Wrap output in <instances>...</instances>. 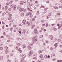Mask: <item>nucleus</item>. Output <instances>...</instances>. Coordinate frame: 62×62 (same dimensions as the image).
<instances>
[{
    "mask_svg": "<svg viewBox=\"0 0 62 62\" xmlns=\"http://www.w3.org/2000/svg\"><path fill=\"white\" fill-rule=\"evenodd\" d=\"M38 38V36L37 35H36L35 37H33L32 38V41H37L38 40V39H37Z\"/></svg>",
    "mask_w": 62,
    "mask_h": 62,
    "instance_id": "f257e3e1",
    "label": "nucleus"
},
{
    "mask_svg": "<svg viewBox=\"0 0 62 62\" xmlns=\"http://www.w3.org/2000/svg\"><path fill=\"white\" fill-rule=\"evenodd\" d=\"M20 11V12H22V11H23L24 12H25V13H26V12H27V11H26V9H24V8H21L19 10Z\"/></svg>",
    "mask_w": 62,
    "mask_h": 62,
    "instance_id": "f03ea898",
    "label": "nucleus"
},
{
    "mask_svg": "<svg viewBox=\"0 0 62 62\" xmlns=\"http://www.w3.org/2000/svg\"><path fill=\"white\" fill-rule=\"evenodd\" d=\"M16 6H14V5L12 4L11 5V8H13V7H14L13 9H14V10H15L16 9Z\"/></svg>",
    "mask_w": 62,
    "mask_h": 62,
    "instance_id": "7ed1b4c3",
    "label": "nucleus"
},
{
    "mask_svg": "<svg viewBox=\"0 0 62 62\" xmlns=\"http://www.w3.org/2000/svg\"><path fill=\"white\" fill-rule=\"evenodd\" d=\"M32 54H33V51H30V53L29 54V56H30V55H31Z\"/></svg>",
    "mask_w": 62,
    "mask_h": 62,
    "instance_id": "20e7f679",
    "label": "nucleus"
},
{
    "mask_svg": "<svg viewBox=\"0 0 62 62\" xmlns=\"http://www.w3.org/2000/svg\"><path fill=\"white\" fill-rule=\"evenodd\" d=\"M34 33L35 34H38V31L36 29L34 30Z\"/></svg>",
    "mask_w": 62,
    "mask_h": 62,
    "instance_id": "39448f33",
    "label": "nucleus"
},
{
    "mask_svg": "<svg viewBox=\"0 0 62 62\" xmlns=\"http://www.w3.org/2000/svg\"><path fill=\"white\" fill-rule=\"evenodd\" d=\"M22 46L23 47V49H24V48H26V46H25V44H24L22 45Z\"/></svg>",
    "mask_w": 62,
    "mask_h": 62,
    "instance_id": "423d86ee",
    "label": "nucleus"
},
{
    "mask_svg": "<svg viewBox=\"0 0 62 62\" xmlns=\"http://www.w3.org/2000/svg\"><path fill=\"white\" fill-rule=\"evenodd\" d=\"M5 10H7V9H8V6H5Z\"/></svg>",
    "mask_w": 62,
    "mask_h": 62,
    "instance_id": "0eeeda50",
    "label": "nucleus"
},
{
    "mask_svg": "<svg viewBox=\"0 0 62 62\" xmlns=\"http://www.w3.org/2000/svg\"><path fill=\"white\" fill-rule=\"evenodd\" d=\"M48 8H45L44 9V10L45 11L44 12V14H45V13H46V12H47V11H46L47 9H48Z\"/></svg>",
    "mask_w": 62,
    "mask_h": 62,
    "instance_id": "6e6552de",
    "label": "nucleus"
},
{
    "mask_svg": "<svg viewBox=\"0 0 62 62\" xmlns=\"http://www.w3.org/2000/svg\"><path fill=\"white\" fill-rule=\"evenodd\" d=\"M28 48L29 49V50H31L32 49V48H31L30 46H29L28 47Z\"/></svg>",
    "mask_w": 62,
    "mask_h": 62,
    "instance_id": "1a4fd4ad",
    "label": "nucleus"
},
{
    "mask_svg": "<svg viewBox=\"0 0 62 62\" xmlns=\"http://www.w3.org/2000/svg\"><path fill=\"white\" fill-rule=\"evenodd\" d=\"M25 55L24 54H22V57H23V58H25Z\"/></svg>",
    "mask_w": 62,
    "mask_h": 62,
    "instance_id": "9d476101",
    "label": "nucleus"
},
{
    "mask_svg": "<svg viewBox=\"0 0 62 62\" xmlns=\"http://www.w3.org/2000/svg\"><path fill=\"white\" fill-rule=\"evenodd\" d=\"M26 22V20H23V21L22 22V23H24V24H25V23Z\"/></svg>",
    "mask_w": 62,
    "mask_h": 62,
    "instance_id": "9b49d317",
    "label": "nucleus"
},
{
    "mask_svg": "<svg viewBox=\"0 0 62 62\" xmlns=\"http://www.w3.org/2000/svg\"><path fill=\"white\" fill-rule=\"evenodd\" d=\"M54 8H55V9H58V8L57 7L54 6Z\"/></svg>",
    "mask_w": 62,
    "mask_h": 62,
    "instance_id": "f8f14e48",
    "label": "nucleus"
},
{
    "mask_svg": "<svg viewBox=\"0 0 62 62\" xmlns=\"http://www.w3.org/2000/svg\"><path fill=\"white\" fill-rule=\"evenodd\" d=\"M27 5V6L28 7H29L30 6V3H29V2H28Z\"/></svg>",
    "mask_w": 62,
    "mask_h": 62,
    "instance_id": "ddd939ff",
    "label": "nucleus"
},
{
    "mask_svg": "<svg viewBox=\"0 0 62 62\" xmlns=\"http://www.w3.org/2000/svg\"><path fill=\"white\" fill-rule=\"evenodd\" d=\"M27 9H28V10H29V11H32L31 10H30V9L28 8H27Z\"/></svg>",
    "mask_w": 62,
    "mask_h": 62,
    "instance_id": "4468645a",
    "label": "nucleus"
},
{
    "mask_svg": "<svg viewBox=\"0 0 62 62\" xmlns=\"http://www.w3.org/2000/svg\"><path fill=\"white\" fill-rule=\"evenodd\" d=\"M28 22H27L26 23L27 24H28V26H30V23L29 22L28 23Z\"/></svg>",
    "mask_w": 62,
    "mask_h": 62,
    "instance_id": "2eb2a0df",
    "label": "nucleus"
},
{
    "mask_svg": "<svg viewBox=\"0 0 62 62\" xmlns=\"http://www.w3.org/2000/svg\"><path fill=\"white\" fill-rule=\"evenodd\" d=\"M24 59V58H22L21 59V60L20 61V62H23V61Z\"/></svg>",
    "mask_w": 62,
    "mask_h": 62,
    "instance_id": "dca6fc26",
    "label": "nucleus"
},
{
    "mask_svg": "<svg viewBox=\"0 0 62 62\" xmlns=\"http://www.w3.org/2000/svg\"><path fill=\"white\" fill-rule=\"evenodd\" d=\"M16 39L17 40H21V38H17Z\"/></svg>",
    "mask_w": 62,
    "mask_h": 62,
    "instance_id": "f3484780",
    "label": "nucleus"
},
{
    "mask_svg": "<svg viewBox=\"0 0 62 62\" xmlns=\"http://www.w3.org/2000/svg\"><path fill=\"white\" fill-rule=\"evenodd\" d=\"M8 19L10 21V20H11V19H12V18L11 17H9L8 18Z\"/></svg>",
    "mask_w": 62,
    "mask_h": 62,
    "instance_id": "a211bd4d",
    "label": "nucleus"
},
{
    "mask_svg": "<svg viewBox=\"0 0 62 62\" xmlns=\"http://www.w3.org/2000/svg\"><path fill=\"white\" fill-rule=\"evenodd\" d=\"M3 59V57L2 56L1 57H0V60H2Z\"/></svg>",
    "mask_w": 62,
    "mask_h": 62,
    "instance_id": "6ab92c4d",
    "label": "nucleus"
},
{
    "mask_svg": "<svg viewBox=\"0 0 62 62\" xmlns=\"http://www.w3.org/2000/svg\"><path fill=\"white\" fill-rule=\"evenodd\" d=\"M23 32L24 34L25 33V32H26L25 30H23Z\"/></svg>",
    "mask_w": 62,
    "mask_h": 62,
    "instance_id": "aec40b11",
    "label": "nucleus"
},
{
    "mask_svg": "<svg viewBox=\"0 0 62 62\" xmlns=\"http://www.w3.org/2000/svg\"><path fill=\"white\" fill-rule=\"evenodd\" d=\"M46 27H48V23L46 22Z\"/></svg>",
    "mask_w": 62,
    "mask_h": 62,
    "instance_id": "412c9836",
    "label": "nucleus"
},
{
    "mask_svg": "<svg viewBox=\"0 0 62 62\" xmlns=\"http://www.w3.org/2000/svg\"><path fill=\"white\" fill-rule=\"evenodd\" d=\"M24 13H22L21 14V16H24Z\"/></svg>",
    "mask_w": 62,
    "mask_h": 62,
    "instance_id": "4be33fe9",
    "label": "nucleus"
},
{
    "mask_svg": "<svg viewBox=\"0 0 62 62\" xmlns=\"http://www.w3.org/2000/svg\"><path fill=\"white\" fill-rule=\"evenodd\" d=\"M39 54H40L41 53H42V51L39 50Z\"/></svg>",
    "mask_w": 62,
    "mask_h": 62,
    "instance_id": "5701e85b",
    "label": "nucleus"
},
{
    "mask_svg": "<svg viewBox=\"0 0 62 62\" xmlns=\"http://www.w3.org/2000/svg\"><path fill=\"white\" fill-rule=\"evenodd\" d=\"M5 48L6 50H7V49H8V47L5 46L4 47Z\"/></svg>",
    "mask_w": 62,
    "mask_h": 62,
    "instance_id": "b1692460",
    "label": "nucleus"
},
{
    "mask_svg": "<svg viewBox=\"0 0 62 62\" xmlns=\"http://www.w3.org/2000/svg\"><path fill=\"white\" fill-rule=\"evenodd\" d=\"M61 39H58V42H60V41H61Z\"/></svg>",
    "mask_w": 62,
    "mask_h": 62,
    "instance_id": "393cba45",
    "label": "nucleus"
},
{
    "mask_svg": "<svg viewBox=\"0 0 62 62\" xmlns=\"http://www.w3.org/2000/svg\"><path fill=\"white\" fill-rule=\"evenodd\" d=\"M6 15V13L4 12L2 14V16H4V15Z\"/></svg>",
    "mask_w": 62,
    "mask_h": 62,
    "instance_id": "a878e982",
    "label": "nucleus"
},
{
    "mask_svg": "<svg viewBox=\"0 0 62 62\" xmlns=\"http://www.w3.org/2000/svg\"><path fill=\"white\" fill-rule=\"evenodd\" d=\"M16 44L17 45H18V46H20V45H21V44L19 43H17Z\"/></svg>",
    "mask_w": 62,
    "mask_h": 62,
    "instance_id": "bb28decb",
    "label": "nucleus"
},
{
    "mask_svg": "<svg viewBox=\"0 0 62 62\" xmlns=\"http://www.w3.org/2000/svg\"><path fill=\"white\" fill-rule=\"evenodd\" d=\"M45 21V20H42L41 21V22L43 23H44V22Z\"/></svg>",
    "mask_w": 62,
    "mask_h": 62,
    "instance_id": "cd10ccee",
    "label": "nucleus"
},
{
    "mask_svg": "<svg viewBox=\"0 0 62 62\" xmlns=\"http://www.w3.org/2000/svg\"><path fill=\"white\" fill-rule=\"evenodd\" d=\"M43 56V55H42V54H41V55H40V56L39 57L40 58H41Z\"/></svg>",
    "mask_w": 62,
    "mask_h": 62,
    "instance_id": "c85d7f7f",
    "label": "nucleus"
},
{
    "mask_svg": "<svg viewBox=\"0 0 62 62\" xmlns=\"http://www.w3.org/2000/svg\"><path fill=\"white\" fill-rule=\"evenodd\" d=\"M33 59H35V60H37V58L36 57H35L33 58Z\"/></svg>",
    "mask_w": 62,
    "mask_h": 62,
    "instance_id": "c756f323",
    "label": "nucleus"
},
{
    "mask_svg": "<svg viewBox=\"0 0 62 62\" xmlns=\"http://www.w3.org/2000/svg\"><path fill=\"white\" fill-rule=\"evenodd\" d=\"M7 38H8V39H9V35H7Z\"/></svg>",
    "mask_w": 62,
    "mask_h": 62,
    "instance_id": "7c9ffc66",
    "label": "nucleus"
},
{
    "mask_svg": "<svg viewBox=\"0 0 62 62\" xmlns=\"http://www.w3.org/2000/svg\"><path fill=\"white\" fill-rule=\"evenodd\" d=\"M10 4H12V1H10L9 2Z\"/></svg>",
    "mask_w": 62,
    "mask_h": 62,
    "instance_id": "2f4dec72",
    "label": "nucleus"
},
{
    "mask_svg": "<svg viewBox=\"0 0 62 62\" xmlns=\"http://www.w3.org/2000/svg\"><path fill=\"white\" fill-rule=\"evenodd\" d=\"M44 57L46 59L47 58V55H45V56H44Z\"/></svg>",
    "mask_w": 62,
    "mask_h": 62,
    "instance_id": "473e14b6",
    "label": "nucleus"
},
{
    "mask_svg": "<svg viewBox=\"0 0 62 62\" xmlns=\"http://www.w3.org/2000/svg\"><path fill=\"white\" fill-rule=\"evenodd\" d=\"M35 27V25H33V26H32L31 27V29H33L34 28V27Z\"/></svg>",
    "mask_w": 62,
    "mask_h": 62,
    "instance_id": "72a5a7b5",
    "label": "nucleus"
},
{
    "mask_svg": "<svg viewBox=\"0 0 62 62\" xmlns=\"http://www.w3.org/2000/svg\"><path fill=\"white\" fill-rule=\"evenodd\" d=\"M56 30H57V29L56 28H55L54 29V31H56Z\"/></svg>",
    "mask_w": 62,
    "mask_h": 62,
    "instance_id": "f704fd0d",
    "label": "nucleus"
},
{
    "mask_svg": "<svg viewBox=\"0 0 62 62\" xmlns=\"http://www.w3.org/2000/svg\"><path fill=\"white\" fill-rule=\"evenodd\" d=\"M29 15V13H27L26 14V16H28Z\"/></svg>",
    "mask_w": 62,
    "mask_h": 62,
    "instance_id": "c9c22d12",
    "label": "nucleus"
},
{
    "mask_svg": "<svg viewBox=\"0 0 62 62\" xmlns=\"http://www.w3.org/2000/svg\"><path fill=\"white\" fill-rule=\"evenodd\" d=\"M9 17H11V16H12V15L11 14H9Z\"/></svg>",
    "mask_w": 62,
    "mask_h": 62,
    "instance_id": "e433bc0d",
    "label": "nucleus"
},
{
    "mask_svg": "<svg viewBox=\"0 0 62 62\" xmlns=\"http://www.w3.org/2000/svg\"><path fill=\"white\" fill-rule=\"evenodd\" d=\"M0 50H3V47H0Z\"/></svg>",
    "mask_w": 62,
    "mask_h": 62,
    "instance_id": "4c0bfd02",
    "label": "nucleus"
},
{
    "mask_svg": "<svg viewBox=\"0 0 62 62\" xmlns=\"http://www.w3.org/2000/svg\"><path fill=\"white\" fill-rule=\"evenodd\" d=\"M50 50L51 51H52V50H53V47H51L50 48Z\"/></svg>",
    "mask_w": 62,
    "mask_h": 62,
    "instance_id": "58836bf2",
    "label": "nucleus"
},
{
    "mask_svg": "<svg viewBox=\"0 0 62 62\" xmlns=\"http://www.w3.org/2000/svg\"><path fill=\"white\" fill-rule=\"evenodd\" d=\"M30 17L31 18H32V17H33V15H32V14H31V15H30Z\"/></svg>",
    "mask_w": 62,
    "mask_h": 62,
    "instance_id": "ea45409f",
    "label": "nucleus"
},
{
    "mask_svg": "<svg viewBox=\"0 0 62 62\" xmlns=\"http://www.w3.org/2000/svg\"><path fill=\"white\" fill-rule=\"evenodd\" d=\"M16 26H17V25H13V27H16Z\"/></svg>",
    "mask_w": 62,
    "mask_h": 62,
    "instance_id": "a19ab883",
    "label": "nucleus"
},
{
    "mask_svg": "<svg viewBox=\"0 0 62 62\" xmlns=\"http://www.w3.org/2000/svg\"><path fill=\"white\" fill-rule=\"evenodd\" d=\"M48 16H51V13H49L48 14Z\"/></svg>",
    "mask_w": 62,
    "mask_h": 62,
    "instance_id": "79ce46f5",
    "label": "nucleus"
},
{
    "mask_svg": "<svg viewBox=\"0 0 62 62\" xmlns=\"http://www.w3.org/2000/svg\"><path fill=\"white\" fill-rule=\"evenodd\" d=\"M10 30L11 31H12V30H13V28H10Z\"/></svg>",
    "mask_w": 62,
    "mask_h": 62,
    "instance_id": "37998d69",
    "label": "nucleus"
},
{
    "mask_svg": "<svg viewBox=\"0 0 62 62\" xmlns=\"http://www.w3.org/2000/svg\"><path fill=\"white\" fill-rule=\"evenodd\" d=\"M45 42L46 43H48V42H49V41H48L47 40L45 41Z\"/></svg>",
    "mask_w": 62,
    "mask_h": 62,
    "instance_id": "c03bdc74",
    "label": "nucleus"
},
{
    "mask_svg": "<svg viewBox=\"0 0 62 62\" xmlns=\"http://www.w3.org/2000/svg\"><path fill=\"white\" fill-rule=\"evenodd\" d=\"M47 57L48 58H49L50 57V56L49 55H48L47 56Z\"/></svg>",
    "mask_w": 62,
    "mask_h": 62,
    "instance_id": "a18cd8bd",
    "label": "nucleus"
},
{
    "mask_svg": "<svg viewBox=\"0 0 62 62\" xmlns=\"http://www.w3.org/2000/svg\"><path fill=\"white\" fill-rule=\"evenodd\" d=\"M35 2L36 4H38V1H35Z\"/></svg>",
    "mask_w": 62,
    "mask_h": 62,
    "instance_id": "49530a36",
    "label": "nucleus"
},
{
    "mask_svg": "<svg viewBox=\"0 0 62 62\" xmlns=\"http://www.w3.org/2000/svg\"><path fill=\"white\" fill-rule=\"evenodd\" d=\"M7 41L8 42H10V40H7Z\"/></svg>",
    "mask_w": 62,
    "mask_h": 62,
    "instance_id": "de8ad7c7",
    "label": "nucleus"
},
{
    "mask_svg": "<svg viewBox=\"0 0 62 62\" xmlns=\"http://www.w3.org/2000/svg\"><path fill=\"white\" fill-rule=\"evenodd\" d=\"M20 5H23V3H20Z\"/></svg>",
    "mask_w": 62,
    "mask_h": 62,
    "instance_id": "09e8293b",
    "label": "nucleus"
},
{
    "mask_svg": "<svg viewBox=\"0 0 62 62\" xmlns=\"http://www.w3.org/2000/svg\"><path fill=\"white\" fill-rule=\"evenodd\" d=\"M3 34L4 35H6V33L5 32H4L3 33Z\"/></svg>",
    "mask_w": 62,
    "mask_h": 62,
    "instance_id": "8fccbe9b",
    "label": "nucleus"
},
{
    "mask_svg": "<svg viewBox=\"0 0 62 62\" xmlns=\"http://www.w3.org/2000/svg\"><path fill=\"white\" fill-rule=\"evenodd\" d=\"M57 15H58L59 16L60 15V14L59 13H57Z\"/></svg>",
    "mask_w": 62,
    "mask_h": 62,
    "instance_id": "3c124183",
    "label": "nucleus"
},
{
    "mask_svg": "<svg viewBox=\"0 0 62 62\" xmlns=\"http://www.w3.org/2000/svg\"><path fill=\"white\" fill-rule=\"evenodd\" d=\"M11 24H12L11 23H10V24H9V26H11Z\"/></svg>",
    "mask_w": 62,
    "mask_h": 62,
    "instance_id": "603ef678",
    "label": "nucleus"
},
{
    "mask_svg": "<svg viewBox=\"0 0 62 62\" xmlns=\"http://www.w3.org/2000/svg\"><path fill=\"white\" fill-rule=\"evenodd\" d=\"M37 14L39 15V11H38L37 12Z\"/></svg>",
    "mask_w": 62,
    "mask_h": 62,
    "instance_id": "864d4df0",
    "label": "nucleus"
},
{
    "mask_svg": "<svg viewBox=\"0 0 62 62\" xmlns=\"http://www.w3.org/2000/svg\"><path fill=\"white\" fill-rule=\"evenodd\" d=\"M40 37V38H42V37H43V35H41Z\"/></svg>",
    "mask_w": 62,
    "mask_h": 62,
    "instance_id": "5fc2aeb1",
    "label": "nucleus"
},
{
    "mask_svg": "<svg viewBox=\"0 0 62 62\" xmlns=\"http://www.w3.org/2000/svg\"><path fill=\"white\" fill-rule=\"evenodd\" d=\"M19 33L20 34H22V32H21V31H18Z\"/></svg>",
    "mask_w": 62,
    "mask_h": 62,
    "instance_id": "6e6d98bb",
    "label": "nucleus"
},
{
    "mask_svg": "<svg viewBox=\"0 0 62 62\" xmlns=\"http://www.w3.org/2000/svg\"><path fill=\"white\" fill-rule=\"evenodd\" d=\"M8 62H11V61L10 60H9L8 61Z\"/></svg>",
    "mask_w": 62,
    "mask_h": 62,
    "instance_id": "4d7b16f0",
    "label": "nucleus"
},
{
    "mask_svg": "<svg viewBox=\"0 0 62 62\" xmlns=\"http://www.w3.org/2000/svg\"><path fill=\"white\" fill-rule=\"evenodd\" d=\"M57 44V43H56L54 45V46H55Z\"/></svg>",
    "mask_w": 62,
    "mask_h": 62,
    "instance_id": "13d9d810",
    "label": "nucleus"
},
{
    "mask_svg": "<svg viewBox=\"0 0 62 62\" xmlns=\"http://www.w3.org/2000/svg\"><path fill=\"white\" fill-rule=\"evenodd\" d=\"M21 8H20V7H17V9H20Z\"/></svg>",
    "mask_w": 62,
    "mask_h": 62,
    "instance_id": "bf43d9fd",
    "label": "nucleus"
},
{
    "mask_svg": "<svg viewBox=\"0 0 62 62\" xmlns=\"http://www.w3.org/2000/svg\"><path fill=\"white\" fill-rule=\"evenodd\" d=\"M8 10H9L11 11V10H12V9L11 8H9L8 9Z\"/></svg>",
    "mask_w": 62,
    "mask_h": 62,
    "instance_id": "052dcab7",
    "label": "nucleus"
},
{
    "mask_svg": "<svg viewBox=\"0 0 62 62\" xmlns=\"http://www.w3.org/2000/svg\"><path fill=\"white\" fill-rule=\"evenodd\" d=\"M41 8H44V6H41Z\"/></svg>",
    "mask_w": 62,
    "mask_h": 62,
    "instance_id": "680f3d73",
    "label": "nucleus"
},
{
    "mask_svg": "<svg viewBox=\"0 0 62 62\" xmlns=\"http://www.w3.org/2000/svg\"><path fill=\"white\" fill-rule=\"evenodd\" d=\"M21 50V48H19V49H18V51H19V52Z\"/></svg>",
    "mask_w": 62,
    "mask_h": 62,
    "instance_id": "e2e57ef3",
    "label": "nucleus"
},
{
    "mask_svg": "<svg viewBox=\"0 0 62 62\" xmlns=\"http://www.w3.org/2000/svg\"><path fill=\"white\" fill-rule=\"evenodd\" d=\"M59 8H62V6H59Z\"/></svg>",
    "mask_w": 62,
    "mask_h": 62,
    "instance_id": "0e129e2a",
    "label": "nucleus"
},
{
    "mask_svg": "<svg viewBox=\"0 0 62 62\" xmlns=\"http://www.w3.org/2000/svg\"><path fill=\"white\" fill-rule=\"evenodd\" d=\"M2 23L3 24H5V23H4L3 22H2Z\"/></svg>",
    "mask_w": 62,
    "mask_h": 62,
    "instance_id": "69168bd1",
    "label": "nucleus"
},
{
    "mask_svg": "<svg viewBox=\"0 0 62 62\" xmlns=\"http://www.w3.org/2000/svg\"><path fill=\"white\" fill-rule=\"evenodd\" d=\"M60 48H61L62 47V45H60Z\"/></svg>",
    "mask_w": 62,
    "mask_h": 62,
    "instance_id": "338daca9",
    "label": "nucleus"
},
{
    "mask_svg": "<svg viewBox=\"0 0 62 62\" xmlns=\"http://www.w3.org/2000/svg\"><path fill=\"white\" fill-rule=\"evenodd\" d=\"M57 62H60V60H57Z\"/></svg>",
    "mask_w": 62,
    "mask_h": 62,
    "instance_id": "774afa93",
    "label": "nucleus"
}]
</instances>
